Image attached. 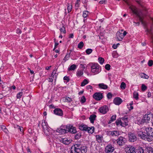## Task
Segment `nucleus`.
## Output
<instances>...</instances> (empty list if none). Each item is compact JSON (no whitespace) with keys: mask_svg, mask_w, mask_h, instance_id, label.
<instances>
[{"mask_svg":"<svg viewBox=\"0 0 153 153\" xmlns=\"http://www.w3.org/2000/svg\"><path fill=\"white\" fill-rule=\"evenodd\" d=\"M74 37V34L73 33H71L69 35V38H73Z\"/></svg>","mask_w":153,"mask_h":153,"instance_id":"0e129e2a","label":"nucleus"},{"mask_svg":"<svg viewBox=\"0 0 153 153\" xmlns=\"http://www.w3.org/2000/svg\"><path fill=\"white\" fill-rule=\"evenodd\" d=\"M126 153H136V149L134 146H130L126 147L125 149Z\"/></svg>","mask_w":153,"mask_h":153,"instance_id":"6e6552de","label":"nucleus"},{"mask_svg":"<svg viewBox=\"0 0 153 153\" xmlns=\"http://www.w3.org/2000/svg\"><path fill=\"white\" fill-rule=\"evenodd\" d=\"M64 128H63L62 126H61L59 128H58L56 131L61 134H64L66 133L65 130L64 129Z\"/></svg>","mask_w":153,"mask_h":153,"instance_id":"f3484780","label":"nucleus"},{"mask_svg":"<svg viewBox=\"0 0 153 153\" xmlns=\"http://www.w3.org/2000/svg\"><path fill=\"white\" fill-rule=\"evenodd\" d=\"M76 68V66L75 64H73L68 68V70L69 71H74Z\"/></svg>","mask_w":153,"mask_h":153,"instance_id":"393cba45","label":"nucleus"},{"mask_svg":"<svg viewBox=\"0 0 153 153\" xmlns=\"http://www.w3.org/2000/svg\"><path fill=\"white\" fill-rule=\"evenodd\" d=\"M63 128H64V129L66 131V133H68L69 131V129H70V125H67V126H62V125Z\"/></svg>","mask_w":153,"mask_h":153,"instance_id":"bb28decb","label":"nucleus"},{"mask_svg":"<svg viewBox=\"0 0 153 153\" xmlns=\"http://www.w3.org/2000/svg\"><path fill=\"white\" fill-rule=\"evenodd\" d=\"M81 136V134L80 133H78L76 134L75 136V138L76 139H79Z\"/></svg>","mask_w":153,"mask_h":153,"instance_id":"a19ab883","label":"nucleus"},{"mask_svg":"<svg viewBox=\"0 0 153 153\" xmlns=\"http://www.w3.org/2000/svg\"><path fill=\"white\" fill-rule=\"evenodd\" d=\"M144 118L145 120H149L150 118L148 117V115H145L144 116Z\"/></svg>","mask_w":153,"mask_h":153,"instance_id":"3c124183","label":"nucleus"},{"mask_svg":"<svg viewBox=\"0 0 153 153\" xmlns=\"http://www.w3.org/2000/svg\"><path fill=\"white\" fill-rule=\"evenodd\" d=\"M151 138L152 139V138H153V132H152V133H151Z\"/></svg>","mask_w":153,"mask_h":153,"instance_id":"774afa93","label":"nucleus"},{"mask_svg":"<svg viewBox=\"0 0 153 153\" xmlns=\"http://www.w3.org/2000/svg\"><path fill=\"white\" fill-rule=\"evenodd\" d=\"M120 45L119 43H117V45L114 44L112 46V47L114 49H116L117 48L118 45Z\"/></svg>","mask_w":153,"mask_h":153,"instance_id":"5fc2aeb1","label":"nucleus"},{"mask_svg":"<svg viewBox=\"0 0 153 153\" xmlns=\"http://www.w3.org/2000/svg\"><path fill=\"white\" fill-rule=\"evenodd\" d=\"M93 51L92 49L88 48L87 49L86 51V52L88 54H89L91 53Z\"/></svg>","mask_w":153,"mask_h":153,"instance_id":"79ce46f5","label":"nucleus"},{"mask_svg":"<svg viewBox=\"0 0 153 153\" xmlns=\"http://www.w3.org/2000/svg\"><path fill=\"white\" fill-rule=\"evenodd\" d=\"M85 101L86 98H85V97L84 96H82L81 98L80 101V102L82 103H84L85 102Z\"/></svg>","mask_w":153,"mask_h":153,"instance_id":"ea45409f","label":"nucleus"},{"mask_svg":"<svg viewBox=\"0 0 153 153\" xmlns=\"http://www.w3.org/2000/svg\"><path fill=\"white\" fill-rule=\"evenodd\" d=\"M96 117V115L94 114H92L90 115L89 119L91 123H94V121L95 120Z\"/></svg>","mask_w":153,"mask_h":153,"instance_id":"412c9836","label":"nucleus"},{"mask_svg":"<svg viewBox=\"0 0 153 153\" xmlns=\"http://www.w3.org/2000/svg\"><path fill=\"white\" fill-rule=\"evenodd\" d=\"M48 80L49 82H52L53 81V79L49 77Z\"/></svg>","mask_w":153,"mask_h":153,"instance_id":"e2e57ef3","label":"nucleus"},{"mask_svg":"<svg viewBox=\"0 0 153 153\" xmlns=\"http://www.w3.org/2000/svg\"><path fill=\"white\" fill-rule=\"evenodd\" d=\"M134 23L135 24L136 26H139L140 24V22H134Z\"/></svg>","mask_w":153,"mask_h":153,"instance_id":"338daca9","label":"nucleus"},{"mask_svg":"<svg viewBox=\"0 0 153 153\" xmlns=\"http://www.w3.org/2000/svg\"><path fill=\"white\" fill-rule=\"evenodd\" d=\"M116 115H113L112 116L111 118V120L108 123H111V122H112L114 121L115 120H116Z\"/></svg>","mask_w":153,"mask_h":153,"instance_id":"58836bf2","label":"nucleus"},{"mask_svg":"<svg viewBox=\"0 0 153 153\" xmlns=\"http://www.w3.org/2000/svg\"><path fill=\"white\" fill-rule=\"evenodd\" d=\"M126 139L122 137H120L117 140V143L120 146L123 145L125 143Z\"/></svg>","mask_w":153,"mask_h":153,"instance_id":"9b49d317","label":"nucleus"},{"mask_svg":"<svg viewBox=\"0 0 153 153\" xmlns=\"http://www.w3.org/2000/svg\"><path fill=\"white\" fill-rule=\"evenodd\" d=\"M18 127V130H19L21 132H22V131H23V130L22 129V127H21L19 126L18 125L17 126Z\"/></svg>","mask_w":153,"mask_h":153,"instance_id":"13d9d810","label":"nucleus"},{"mask_svg":"<svg viewBox=\"0 0 153 153\" xmlns=\"http://www.w3.org/2000/svg\"><path fill=\"white\" fill-rule=\"evenodd\" d=\"M152 128H146L145 129L146 132L141 131L138 132V136L141 138L149 142H151L152 141L151 136L152 131H150V130Z\"/></svg>","mask_w":153,"mask_h":153,"instance_id":"f03ea898","label":"nucleus"},{"mask_svg":"<svg viewBox=\"0 0 153 153\" xmlns=\"http://www.w3.org/2000/svg\"><path fill=\"white\" fill-rule=\"evenodd\" d=\"M99 62L101 64H102L104 61V59L102 57H100L98 59Z\"/></svg>","mask_w":153,"mask_h":153,"instance_id":"72a5a7b5","label":"nucleus"},{"mask_svg":"<svg viewBox=\"0 0 153 153\" xmlns=\"http://www.w3.org/2000/svg\"><path fill=\"white\" fill-rule=\"evenodd\" d=\"M107 97L108 99H110L112 97V95L110 93H108L107 95Z\"/></svg>","mask_w":153,"mask_h":153,"instance_id":"de8ad7c7","label":"nucleus"},{"mask_svg":"<svg viewBox=\"0 0 153 153\" xmlns=\"http://www.w3.org/2000/svg\"><path fill=\"white\" fill-rule=\"evenodd\" d=\"M72 9V5L69 4H67V10L68 13H69L71 12Z\"/></svg>","mask_w":153,"mask_h":153,"instance_id":"7c9ffc66","label":"nucleus"},{"mask_svg":"<svg viewBox=\"0 0 153 153\" xmlns=\"http://www.w3.org/2000/svg\"><path fill=\"white\" fill-rule=\"evenodd\" d=\"M110 134L113 137L117 136L119 134L118 131H109Z\"/></svg>","mask_w":153,"mask_h":153,"instance_id":"b1692460","label":"nucleus"},{"mask_svg":"<svg viewBox=\"0 0 153 153\" xmlns=\"http://www.w3.org/2000/svg\"><path fill=\"white\" fill-rule=\"evenodd\" d=\"M115 123L117 125H120L121 126L122 123V119L121 120H120V119L117 120L116 121Z\"/></svg>","mask_w":153,"mask_h":153,"instance_id":"4c0bfd02","label":"nucleus"},{"mask_svg":"<svg viewBox=\"0 0 153 153\" xmlns=\"http://www.w3.org/2000/svg\"><path fill=\"white\" fill-rule=\"evenodd\" d=\"M99 112L102 114H106L108 111V107L106 105H104L99 109Z\"/></svg>","mask_w":153,"mask_h":153,"instance_id":"ddd939ff","label":"nucleus"},{"mask_svg":"<svg viewBox=\"0 0 153 153\" xmlns=\"http://www.w3.org/2000/svg\"><path fill=\"white\" fill-rule=\"evenodd\" d=\"M79 129L82 131H88V132L91 134L93 133L94 131V128L88 127L86 125L81 124L79 126Z\"/></svg>","mask_w":153,"mask_h":153,"instance_id":"39448f33","label":"nucleus"},{"mask_svg":"<svg viewBox=\"0 0 153 153\" xmlns=\"http://www.w3.org/2000/svg\"><path fill=\"white\" fill-rule=\"evenodd\" d=\"M1 128L4 132L6 133H7L8 131L7 129L6 128V127L4 126H1Z\"/></svg>","mask_w":153,"mask_h":153,"instance_id":"c85d7f7f","label":"nucleus"},{"mask_svg":"<svg viewBox=\"0 0 153 153\" xmlns=\"http://www.w3.org/2000/svg\"><path fill=\"white\" fill-rule=\"evenodd\" d=\"M57 75H58V74H56V71L55 70H54L53 71L51 76H53L54 77L55 76V81H56V76H57Z\"/></svg>","mask_w":153,"mask_h":153,"instance_id":"e433bc0d","label":"nucleus"},{"mask_svg":"<svg viewBox=\"0 0 153 153\" xmlns=\"http://www.w3.org/2000/svg\"><path fill=\"white\" fill-rule=\"evenodd\" d=\"M93 97L96 100H101L103 98L102 94L101 92H96L93 95Z\"/></svg>","mask_w":153,"mask_h":153,"instance_id":"9d476101","label":"nucleus"},{"mask_svg":"<svg viewBox=\"0 0 153 153\" xmlns=\"http://www.w3.org/2000/svg\"><path fill=\"white\" fill-rule=\"evenodd\" d=\"M91 72L94 74H97L100 73L101 71L100 66L97 63H90Z\"/></svg>","mask_w":153,"mask_h":153,"instance_id":"20e7f679","label":"nucleus"},{"mask_svg":"<svg viewBox=\"0 0 153 153\" xmlns=\"http://www.w3.org/2000/svg\"><path fill=\"white\" fill-rule=\"evenodd\" d=\"M83 74V70H78L76 72V75L77 76H81Z\"/></svg>","mask_w":153,"mask_h":153,"instance_id":"a878e982","label":"nucleus"},{"mask_svg":"<svg viewBox=\"0 0 153 153\" xmlns=\"http://www.w3.org/2000/svg\"><path fill=\"white\" fill-rule=\"evenodd\" d=\"M129 8L133 13L138 17L139 20L143 23L144 15L142 11L141 10H138L136 7L134 6L130 7Z\"/></svg>","mask_w":153,"mask_h":153,"instance_id":"7ed1b4c3","label":"nucleus"},{"mask_svg":"<svg viewBox=\"0 0 153 153\" xmlns=\"http://www.w3.org/2000/svg\"><path fill=\"white\" fill-rule=\"evenodd\" d=\"M70 129H69V130L68 132H70L72 134H75L76 132L77 131L75 127H74L73 126L71 125H70Z\"/></svg>","mask_w":153,"mask_h":153,"instance_id":"a211bd4d","label":"nucleus"},{"mask_svg":"<svg viewBox=\"0 0 153 153\" xmlns=\"http://www.w3.org/2000/svg\"><path fill=\"white\" fill-rule=\"evenodd\" d=\"M65 100L66 101V102H70L72 101V99L71 98H69L68 97H67L65 98Z\"/></svg>","mask_w":153,"mask_h":153,"instance_id":"603ef678","label":"nucleus"},{"mask_svg":"<svg viewBox=\"0 0 153 153\" xmlns=\"http://www.w3.org/2000/svg\"><path fill=\"white\" fill-rule=\"evenodd\" d=\"M141 87L142 90L143 91H144L147 89V87L143 84L142 85Z\"/></svg>","mask_w":153,"mask_h":153,"instance_id":"37998d69","label":"nucleus"},{"mask_svg":"<svg viewBox=\"0 0 153 153\" xmlns=\"http://www.w3.org/2000/svg\"><path fill=\"white\" fill-rule=\"evenodd\" d=\"M16 86L14 85L12 86L11 87H10V89H16Z\"/></svg>","mask_w":153,"mask_h":153,"instance_id":"69168bd1","label":"nucleus"},{"mask_svg":"<svg viewBox=\"0 0 153 153\" xmlns=\"http://www.w3.org/2000/svg\"><path fill=\"white\" fill-rule=\"evenodd\" d=\"M88 83V82L87 79H84L81 83V86L82 87L85 86Z\"/></svg>","mask_w":153,"mask_h":153,"instance_id":"cd10ccee","label":"nucleus"},{"mask_svg":"<svg viewBox=\"0 0 153 153\" xmlns=\"http://www.w3.org/2000/svg\"><path fill=\"white\" fill-rule=\"evenodd\" d=\"M87 150V146L80 144H76L71 148V153H86Z\"/></svg>","mask_w":153,"mask_h":153,"instance_id":"f257e3e1","label":"nucleus"},{"mask_svg":"<svg viewBox=\"0 0 153 153\" xmlns=\"http://www.w3.org/2000/svg\"><path fill=\"white\" fill-rule=\"evenodd\" d=\"M137 3L140 5H141V0H137L136 1Z\"/></svg>","mask_w":153,"mask_h":153,"instance_id":"680f3d73","label":"nucleus"},{"mask_svg":"<svg viewBox=\"0 0 153 153\" xmlns=\"http://www.w3.org/2000/svg\"><path fill=\"white\" fill-rule=\"evenodd\" d=\"M60 30L61 33H65L66 31L65 28L64 26H63L60 29Z\"/></svg>","mask_w":153,"mask_h":153,"instance_id":"c03bdc74","label":"nucleus"},{"mask_svg":"<svg viewBox=\"0 0 153 153\" xmlns=\"http://www.w3.org/2000/svg\"><path fill=\"white\" fill-rule=\"evenodd\" d=\"M128 140L129 141L134 142L137 140V137L135 134L130 132L128 133Z\"/></svg>","mask_w":153,"mask_h":153,"instance_id":"1a4fd4ad","label":"nucleus"},{"mask_svg":"<svg viewBox=\"0 0 153 153\" xmlns=\"http://www.w3.org/2000/svg\"><path fill=\"white\" fill-rule=\"evenodd\" d=\"M127 33L125 31L121 30L119 32H118L116 33V36L117 39L119 41H122L124 36L127 34Z\"/></svg>","mask_w":153,"mask_h":153,"instance_id":"423d86ee","label":"nucleus"},{"mask_svg":"<svg viewBox=\"0 0 153 153\" xmlns=\"http://www.w3.org/2000/svg\"><path fill=\"white\" fill-rule=\"evenodd\" d=\"M114 150V147L111 144L108 145L105 148V152L106 153H112Z\"/></svg>","mask_w":153,"mask_h":153,"instance_id":"f8f14e48","label":"nucleus"},{"mask_svg":"<svg viewBox=\"0 0 153 153\" xmlns=\"http://www.w3.org/2000/svg\"><path fill=\"white\" fill-rule=\"evenodd\" d=\"M123 102L122 100L119 97H117L114 98L113 100L114 103L116 105H120Z\"/></svg>","mask_w":153,"mask_h":153,"instance_id":"4468645a","label":"nucleus"},{"mask_svg":"<svg viewBox=\"0 0 153 153\" xmlns=\"http://www.w3.org/2000/svg\"><path fill=\"white\" fill-rule=\"evenodd\" d=\"M110 67H111V66L109 64H107L105 65V69L106 70H107L108 71H109L110 69Z\"/></svg>","mask_w":153,"mask_h":153,"instance_id":"a18cd8bd","label":"nucleus"},{"mask_svg":"<svg viewBox=\"0 0 153 153\" xmlns=\"http://www.w3.org/2000/svg\"><path fill=\"white\" fill-rule=\"evenodd\" d=\"M79 4H75V8L76 10L78 9V7H79Z\"/></svg>","mask_w":153,"mask_h":153,"instance_id":"4d7b16f0","label":"nucleus"},{"mask_svg":"<svg viewBox=\"0 0 153 153\" xmlns=\"http://www.w3.org/2000/svg\"><path fill=\"white\" fill-rule=\"evenodd\" d=\"M54 113L56 115L61 116L63 114L62 110L59 108H56L53 111Z\"/></svg>","mask_w":153,"mask_h":153,"instance_id":"dca6fc26","label":"nucleus"},{"mask_svg":"<svg viewBox=\"0 0 153 153\" xmlns=\"http://www.w3.org/2000/svg\"><path fill=\"white\" fill-rule=\"evenodd\" d=\"M42 125L45 133L48 135L49 133L48 132H49L50 130L49 128H48V126L47 123L45 122L44 120H42Z\"/></svg>","mask_w":153,"mask_h":153,"instance_id":"0eeeda50","label":"nucleus"},{"mask_svg":"<svg viewBox=\"0 0 153 153\" xmlns=\"http://www.w3.org/2000/svg\"><path fill=\"white\" fill-rule=\"evenodd\" d=\"M86 89H88V90L89 89H92V87L90 85H87L86 86Z\"/></svg>","mask_w":153,"mask_h":153,"instance_id":"052dcab7","label":"nucleus"},{"mask_svg":"<svg viewBox=\"0 0 153 153\" xmlns=\"http://www.w3.org/2000/svg\"><path fill=\"white\" fill-rule=\"evenodd\" d=\"M148 152L149 153H153V148L151 147H148L146 148Z\"/></svg>","mask_w":153,"mask_h":153,"instance_id":"473e14b6","label":"nucleus"},{"mask_svg":"<svg viewBox=\"0 0 153 153\" xmlns=\"http://www.w3.org/2000/svg\"><path fill=\"white\" fill-rule=\"evenodd\" d=\"M71 51V50L70 51H67V52L63 59V60H64L65 62L69 59Z\"/></svg>","mask_w":153,"mask_h":153,"instance_id":"aec40b11","label":"nucleus"},{"mask_svg":"<svg viewBox=\"0 0 153 153\" xmlns=\"http://www.w3.org/2000/svg\"><path fill=\"white\" fill-rule=\"evenodd\" d=\"M153 64V61L152 60H149L148 62V65L149 66H151Z\"/></svg>","mask_w":153,"mask_h":153,"instance_id":"09e8293b","label":"nucleus"},{"mask_svg":"<svg viewBox=\"0 0 153 153\" xmlns=\"http://www.w3.org/2000/svg\"><path fill=\"white\" fill-rule=\"evenodd\" d=\"M16 33H17L20 34L22 33V31L19 28H17L16 30Z\"/></svg>","mask_w":153,"mask_h":153,"instance_id":"bf43d9fd","label":"nucleus"},{"mask_svg":"<svg viewBox=\"0 0 153 153\" xmlns=\"http://www.w3.org/2000/svg\"><path fill=\"white\" fill-rule=\"evenodd\" d=\"M62 142L65 145H68L71 142L70 140H68V139L66 138L62 139Z\"/></svg>","mask_w":153,"mask_h":153,"instance_id":"4be33fe9","label":"nucleus"},{"mask_svg":"<svg viewBox=\"0 0 153 153\" xmlns=\"http://www.w3.org/2000/svg\"><path fill=\"white\" fill-rule=\"evenodd\" d=\"M84 43L83 42H80L77 45V47L79 49H82L84 46Z\"/></svg>","mask_w":153,"mask_h":153,"instance_id":"2f4dec72","label":"nucleus"},{"mask_svg":"<svg viewBox=\"0 0 153 153\" xmlns=\"http://www.w3.org/2000/svg\"><path fill=\"white\" fill-rule=\"evenodd\" d=\"M89 14V12L88 11H84L82 15V16L83 17L86 18L88 15Z\"/></svg>","mask_w":153,"mask_h":153,"instance_id":"f704fd0d","label":"nucleus"},{"mask_svg":"<svg viewBox=\"0 0 153 153\" xmlns=\"http://www.w3.org/2000/svg\"><path fill=\"white\" fill-rule=\"evenodd\" d=\"M142 77L146 79H148L149 78V76L143 73L142 75Z\"/></svg>","mask_w":153,"mask_h":153,"instance_id":"49530a36","label":"nucleus"},{"mask_svg":"<svg viewBox=\"0 0 153 153\" xmlns=\"http://www.w3.org/2000/svg\"><path fill=\"white\" fill-rule=\"evenodd\" d=\"M59 45V43L58 42H55V45L54 48L53 49V50H54L56 48H57L58 45Z\"/></svg>","mask_w":153,"mask_h":153,"instance_id":"6e6d98bb","label":"nucleus"},{"mask_svg":"<svg viewBox=\"0 0 153 153\" xmlns=\"http://www.w3.org/2000/svg\"><path fill=\"white\" fill-rule=\"evenodd\" d=\"M63 79L64 80H66L68 82H69L70 80L69 77L66 76L64 77Z\"/></svg>","mask_w":153,"mask_h":153,"instance_id":"864d4df0","label":"nucleus"},{"mask_svg":"<svg viewBox=\"0 0 153 153\" xmlns=\"http://www.w3.org/2000/svg\"><path fill=\"white\" fill-rule=\"evenodd\" d=\"M22 94V92H20L17 94V97L18 99H19L21 98Z\"/></svg>","mask_w":153,"mask_h":153,"instance_id":"8fccbe9b","label":"nucleus"},{"mask_svg":"<svg viewBox=\"0 0 153 153\" xmlns=\"http://www.w3.org/2000/svg\"><path fill=\"white\" fill-rule=\"evenodd\" d=\"M122 124L121 126L123 127H125L128 125V119L127 118H125L123 117L122 118Z\"/></svg>","mask_w":153,"mask_h":153,"instance_id":"2eb2a0df","label":"nucleus"},{"mask_svg":"<svg viewBox=\"0 0 153 153\" xmlns=\"http://www.w3.org/2000/svg\"><path fill=\"white\" fill-rule=\"evenodd\" d=\"M96 140L99 143H101L103 140V137L99 135H97L96 136Z\"/></svg>","mask_w":153,"mask_h":153,"instance_id":"6ab92c4d","label":"nucleus"},{"mask_svg":"<svg viewBox=\"0 0 153 153\" xmlns=\"http://www.w3.org/2000/svg\"><path fill=\"white\" fill-rule=\"evenodd\" d=\"M139 94L136 91H135L133 93L134 97L136 100H137L138 99Z\"/></svg>","mask_w":153,"mask_h":153,"instance_id":"c756f323","label":"nucleus"},{"mask_svg":"<svg viewBox=\"0 0 153 153\" xmlns=\"http://www.w3.org/2000/svg\"><path fill=\"white\" fill-rule=\"evenodd\" d=\"M126 83L124 82H122L121 84L120 87L122 89H124L126 88Z\"/></svg>","mask_w":153,"mask_h":153,"instance_id":"c9c22d12","label":"nucleus"},{"mask_svg":"<svg viewBox=\"0 0 153 153\" xmlns=\"http://www.w3.org/2000/svg\"><path fill=\"white\" fill-rule=\"evenodd\" d=\"M98 85L99 88L101 89H106L108 88V86L103 83H100Z\"/></svg>","mask_w":153,"mask_h":153,"instance_id":"5701e85b","label":"nucleus"}]
</instances>
